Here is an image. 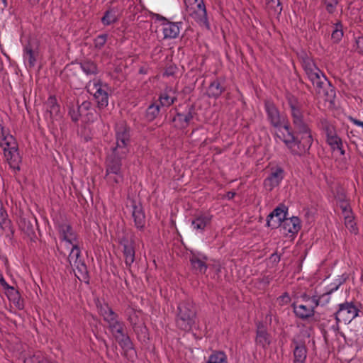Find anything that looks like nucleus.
Masks as SVG:
<instances>
[{
	"label": "nucleus",
	"instance_id": "36",
	"mask_svg": "<svg viewBox=\"0 0 363 363\" xmlns=\"http://www.w3.org/2000/svg\"><path fill=\"white\" fill-rule=\"evenodd\" d=\"M0 227L7 238L11 239L13 237L15 230L10 219L1 218L0 220Z\"/></svg>",
	"mask_w": 363,
	"mask_h": 363
},
{
	"label": "nucleus",
	"instance_id": "7",
	"mask_svg": "<svg viewBox=\"0 0 363 363\" xmlns=\"http://www.w3.org/2000/svg\"><path fill=\"white\" fill-rule=\"evenodd\" d=\"M68 262L72 268L75 276L79 280L86 281L88 277V269L84 259L81 256L79 247L71 249V252L67 257Z\"/></svg>",
	"mask_w": 363,
	"mask_h": 363
},
{
	"label": "nucleus",
	"instance_id": "50",
	"mask_svg": "<svg viewBox=\"0 0 363 363\" xmlns=\"http://www.w3.org/2000/svg\"><path fill=\"white\" fill-rule=\"evenodd\" d=\"M28 1L30 5L35 6L39 3L40 0H28Z\"/></svg>",
	"mask_w": 363,
	"mask_h": 363
},
{
	"label": "nucleus",
	"instance_id": "6",
	"mask_svg": "<svg viewBox=\"0 0 363 363\" xmlns=\"http://www.w3.org/2000/svg\"><path fill=\"white\" fill-rule=\"evenodd\" d=\"M196 323V306L189 298L179 303L176 318L177 327L184 331H190Z\"/></svg>",
	"mask_w": 363,
	"mask_h": 363
},
{
	"label": "nucleus",
	"instance_id": "34",
	"mask_svg": "<svg viewBox=\"0 0 363 363\" xmlns=\"http://www.w3.org/2000/svg\"><path fill=\"white\" fill-rule=\"evenodd\" d=\"M81 69L86 75H96L98 73L96 64L89 60H82L79 63Z\"/></svg>",
	"mask_w": 363,
	"mask_h": 363
},
{
	"label": "nucleus",
	"instance_id": "52",
	"mask_svg": "<svg viewBox=\"0 0 363 363\" xmlns=\"http://www.w3.org/2000/svg\"><path fill=\"white\" fill-rule=\"evenodd\" d=\"M320 296H312V302L313 303H315V306H318V298H320Z\"/></svg>",
	"mask_w": 363,
	"mask_h": 363
},
{
	"label": "nucleus",
	"instance_id": "11",
	"mask_svg": "<svg viewBox=\"0 0 363 363\" xmlns=\"http://www.w3.org/2000/svg\"><path fill=\"white\" fill-rule=\"evenodd\" d=\"M57 229L59 233V238L62 241L70 244L72 248H74L75 246L79 247L78 235L69 223L64 222L58 223Z\"/></svg>",
	"mask_w": 363,
	"mask_h": 363
},
{
	"label": "nucleus",
	"instance_id": "30",
	"mask_svg": "<svg viewBox=\"0 0 363 363\" xmlns=\"http://www.w3.org/2000/svg\"><path fill=\"white\" fill-rule=\"evenodd\" d=\"M326 143L330 147L331 150L335 151L336 150L340 152L342 155H344L345 152L343 149V143L342 139L337 135V133L326 138Z\"/></svg>",
	"mask_w": 363,
	"mask_h": 363
},
{
	"label": "nucleus",
	"instance_id": "33",
	"mask_svg": "<svg viewBox=\"0 0 363 363\" xmlns=\"http://www.w3.org/2000/svg\"><path fill=\"white\" fill-rule=\"evenodd\" d=\"M160 105L157 102H153L146 109L145 118L147 121H153L160 114Z\"/></svg>",
	"mask_w": 363,
	"mask_h": 363
},
{
	"label": "nucleus",
	"instance_id": "31",
	"mask_svg": "<svg viewBox=\"0 0 363 363\" xmlns=\"http://www.w3.org/2000/svg\"><path fill=\"white\" fill-rule=\"evenodd\" d=\"M118 9L115 7L108 8L104 13V16L101 18V23L104 26H109L115 23L118 21L117 16Z\"/></svg>",
	"mask_w": 363,
	"mask_h": 363
},
{
	"label": "nucleus",
	"instance_id": "44",
	"mask_svg": "<svg viewBox=\"0 0 363 363\" xmlns=\"http://www.w3.org/2000/svg\"><path fill=\"white\" fill-rule=\"evenodd\" d=\"M24 363H44L43 357L40 352H37L33 356L26 358Z\"/></svg>",
	"mask_w": 363,
	"mask_h": 363
},
{
	"label": "nucleus",
	"instance_id": "51",
	"mask_svg": "<svg viewBox=\"0 0 363 363\" xmlns=\"http://www.w3.org/2000/svg\"><path fill=\"white\" fill-rule=\"evenodd\" d=\"M235 195V192H233V191H229L228 192L227 194V197L228 199H232Z\"/></svg>",
	"mask_w": 363,
	"mask_h": 363
},
{
	"label": "nucleus",
	"instance_id": "15",
	"mask_svg": "<svg viewBox=\"0 0 363 363\" xmlns=\"http://www.w3.org/2000/svg\"><path fill=\"white\" fill-rule=\"evenodd\" d=\"M91 104L89 101H84L81 104H72L69 106L68 114L73 122L77 123L84 112L91 108Z\"/></svg>",
	"mask_w": 363,
	"mask_h": 363
},
{
	"label": "nucleus",
	"instance_id": "26",
	"mask_svg": "<svg viewBox=\"0 0 363 363\" xmlns=\"http://www.w3.org/2000/svg\"><path fill=\"white\" fill-rule=\"evenodd\" d=\"M295 347L294 350V363H305L307 357V350L304 344H299L294 342Z\"/></svg>",
	"mask_w": 363,
	"mask_h": 363
},
{
	"label": "nucleus",
	"instance_id": "29",
	"mask_svg": "<svg viewBox=\"0 0 363 363\" xmlns=\"http://www.w3.org/2000/svg\"><path fill=\"white\" fill-rule=\"evenodd\" d=\"M47 112L50 115V118H52L57 116L60 111V106L57 103V99L55 96H50L48 100L45 103Z\"/></svg>",
	"mask_w": 363,
	"mask_h": 363
},
{
	"label": "nucleus",
	"instance_id": "47",
	"mask_svg": "<svg viewBox=\"0 0 363 363\" xmlns=\"http://www.w3.org/2000/svg\"><path fill=\"white\" fill-rule=\"evenodd\" d=\"M357 49L359 52H363V35L356 38Z\"/></svg>",
	"mask_w": 363,
	"mask_h": 363
},
{
	"label": "nucleus",
	"instance_id": "39",
	"mask_svg": "<svg viewBox=\"0 0 363 363\" xmlns=\"http://www.w3.org/2000/svg\"><path fill=\"white\" fill-rule=\"evenodd\" d=\"M320 128L325 134L326 138L336 133L335 127L325 119L320 121Z\"/></svg>",
	"mask_w": 363,
	"mask_h": 363
},
{
	"label": "nucleus",
	"instance_id": "41",
	"mask_svg": "<svg viewBox=\"0 0 363 363\" xmlns=\"http://www.w3.org/2000/svg\"><path fill=\"white\" fill-rule=\"evenodd\" d=\"M335 30L333 31L331 38L334 43H339L343 37L342 25L341 22H337L335 25Z\"/></svg>",
	"mask_w": 363,
	"mask_h": 363
},
{
	"label": "nucleus",
	"instance_id": "10",
	"mask_svg": "<svg viewBox=\"0 0 363 363\" xmlns=\"http://www.w3.org/2000/svg\"><path fill=\"white\" fill-rule=\"evenodd\" d=\"M189 16L200 25L208 26L206 6L203 0H193L185 4Z\"/></svg>",
	"mask_w": 363,
	"mask_h": 363
},
{
	"label": "nucleus",
	"instance_id": "48",
	"mask_svg": "<svg viewBox=\"0 0 363 363\" xmlns=\"http://www.w3.org/2000/svg\"><path fill=\"white\" fill-rule=\"evenodd\" d=\"M0 284L4 288V289H11V290L14 291V288L13 287H10L9 286V284L6 282V281L4 280L2 274H0Z\"/></svg>",
	"mask_w": 363,
	"mask_h": 363
},
{
	"label": "nucleus",
	"instance_id": "18",
	"mask_svg": "<svg viewBox=\"0 0 363 363\" xmlns=\"http://www.w3.org/2000/svg\"><path fill=\"white\" fill-rule=\"evenodd\" d=\"M255 341L257 345L264 349L267 348L271 343V335L267 332L266 325L262 322L257 324Z\"/></svg>",
	"mask_w": 363,
	"mask_h": 363
},
{
	"label": "nucleus",
	"instance_id": "1",
	"mask_svg": "<svg viewBox=\"0 0 363 363\" xmlns=\"http://www.w3.org/2000/svg\"><path fill=\"white\" fill-rule=\"evenodd\" d=\"M115 137L116 146L112 147V152L106 160L105 179L112 186L120 184L124 180L122 160L129 151L128 145L130 143V128L125 121L116 124Z\"/></svg>",
	"mask_w": 363,
	"mask_h": 363
},
{
	"label": "nucleus",
	"instance_id": "23",
	"mask_svg": "<svg viewBox=\"0 0 363 363\" xmlns=\"http://www.w3.org/2000/svg\"><path fill=\"white\" fill-rule=\"evenodd\" d=\"M160 106L169 107L177 100V96L172 87H166L159 96Z\"/></svg>",
	"mask_w": 363,
	"mask_h": 363
},
{
	"label": "nucleus",
	"instance_id": "54",
	"mask_svg": "<svg viewBox=\"0 0 363 363\" xmlns=\"http://www.w3.org/2000/svg\"><path fill=\"white\" fill-rule=\"evenodd\" d=\"M216 272L218 273L220 272V266H218L217 269H216Z\"/></svg>",
	"mask_w": 363,
	"mask_h": 363
},
{
	"label": "nucleus",
	"instance_id": "46",
	"mask_svg": "<svg viewBox=\"0 0 363 363\" xmlns=\"http://www.w3.org/2000/svg\"><path fill=\"white\" fill-rule=\"evenodd\" d=\"M10 301H12L17 308L22 309L23 308V300L21 296H7Z\"/></svg>",
	"mask_w": 363,
	"mask_h": 363
},
{
	"label": "nucleus",
	"instance_id": "28",
	"mask_svg": "<svg viewBox=\"0 0 363 363\" xmlns=\"http://www.w3.org/2000/svg\"><path fill=\"white\" fill-rule=\"evenodd\" d=\"M38 57V51L34 50L30 44H28L25 46L23 57L26 60H28L29 67H33L35 65Z\"/></svg>",
	"mask_w": 363,
	"mask_h": 363
},
{
	"label": "nucleus",
	"instance_id": "20",
	"mask_svg": "<svg viewBox=\"0 0 363 363\" xmlns=\"http://www.w3.org/2000/svg\"><path fill=\"white\" fill-rule=\"evenodd\" d=\"M284 234L291 233L293 235L297 233L301 229L300 220L298 217L293 216L291 218H286L281 225Z\"/></svg>",
	"mask_w": 363,
	"mask_h": 363
},
{
	"label": "nucleus",
	"instance_id": "43",
	"mask_svg": "<svg viewBox=\"0 0 363 363\" xmlns=\"http://www.w3.org/2000/svg\"><path fill=\"white\" fill-rule=\"evenodd\" d=\"M338 206L342 210V213L343 216L347 214H350L352 213L350 204L348 200H341L340 203H337Z\"/></svg>",
	"mask_w": 363,
	"mask_h": 363
},
{
	"label": "nucleus",
	"instance_id": "4",
	"mask_svg": "<svg viewBox=\"0 0 363 363\" xmlns=\"http://www.w3.org/2000/svg\"><path fill=\"white\" fill-rule=\"evenodd\" d=\"M302 67L317 94L323 97L325 101H333L335 97V91L313 60L308 56L303 57Z\"/></svg>",
	"mask_w": 363,
	"mask_h": 363
},
{
	"label": "nucleus",
	"instance_id": "40",
	"mask_svg": "<svg viewBox=\"0 0 363 363\" xmlns=\"http://www.w3.org/2000/svg\"><path fill=\"white\" fill-rule=\"evenodd\" d=\"M345 278L344 279H340L337 280V282H335L331 284V287L328 289V291L325 293H324L323 295H330L333 292L335 291H339L342 292L343 289H345V291H347V289L345 287Z\"/></svg>",
	"mask_w": 363,
	"mask_h": 363
},
{
	"label": "nucleus",
	"instance_id": "17",
	"mask_svg": "<svg viewBox=\"0 0 363 363\" xmlns=\"http://www.w3.org/2000/svg\"><path fill=\"white\" fill-rule=\"evenodd\" d=\"M132 217L135 226L140 230H143L146 223L145 215L142 205L135 201H132Z\"/></svg>",
	"mask_w": 363,
	"mask_h": 363
},
{
	"label": "nucleus",
	"instance_id": "45",
	"mask_svg": "<svg viewBox=\"0 0 363 363\" xmlns=\"http://www.w3.org/2000/svg\"><path fill=\"white\" fill-rule=\"evenodd\" d=\"M322 2L325 4V9L329 13H333L335 11L337 0H333L332 1L323 0Z\"/></svg>",
	"mask_w": 363,
	"mask_h": 363
},
{
	"label": "nucleus",
	"instance_id": "56",
	"mask_svg": "<svg viewBox=\"0 0 363 363\" xmlns=\"http://www.w3.org/2000/svg\"><path fill=\"white\" fill-rule=\"evenodd\" d=\"M283 295L286 296V295H288V294H287V293H286V292H285V293H284V294H283Z\"/></svg>",
	"mask_w": 363,
	"mask_h": 363
},
{
	"label": "nucleus",
	"instance_id": "14",
	"mask_svg": "<svg viewBox=\"0 0 363 363\" xmlns=\"http://www.w3.org/2000/svg\"><path fill=\"white\" fill-rule=\"evenodd\" d=\"M286 207L284 205L277 207L267 216V225L272 228L279 227L283 220L286 218Z\"/></svg>",
	"mask_w": 363,
	"mask_h": 363
},
{
	"label": "nucleus",
	"instance_id": "21",
	"mask_svg": "<svg viewBox=\"0 0 363 363\" xmlns=\"http://www.w3.org/2000/svg\"><path fill=\"white\" fill-rule=\"evenodd\" d=\"M164 21H166L162 23L164 38L172 39L177 38L180 32L179 25L182 23L169 22L165 18H164Z\"/></svg>",
	"mask_w": 363,
	"mask_h": 363
},
{
	"label": "nucleus",
	"instance_id": "3",
	"mask_svg": "<svg viewBox=\"0 0 363 363\" xmlns=\"http://www.w3.org/2000/svg\"><path fill=\"white\" fill-rule=\"evenodd\" d=\"M286 99L289 107L293 130L298 135L303 138V143L307 142L311 146L313 138L311 128V120L306 115L302 103L297 97L289 93L286 94Z\"/></svg>",
	"mask_w": 363,
	"mask_h": 363
},
{
	"label": "nucleus",
	"instance_id": "53",
	"mask_svg": "<svg viewBox=\"0 0 363 363\" xmlns=\"http://www.w3.org/2000/svg\"><path fill=\"white\" fill-rule=\"evenodd\" d=\"M4 6H7V0H1Z\"/></svg>",
	"mask_w": 363,
	"mask_h": 363
},
{
	"label": "nucleus",
	"instance_id": "42",
	"mask_svg": "<svg viewBox=\"0 0 363 363\" xmlns=\"http://www.w3.org/2000/svg\"><path fill=\"white\" fill-rule=\"evenodd\" d=\"M108 39V34H101L98 35L94 40V44L95 48L98 50H101L105 44L106 43Z\"/></svg>",
	"mask_w": 363,
	"mask_h": 363
},
{
	"label": "nucleus",
	"instance_id": "22",
	"mask_svg": "<svg viewBox=\"0 0 363 363\" xmlns=\"http://www.w3.org/2000/svg\"><path fill=\"white\" fill-rule=\"evenodd\" d=\"M224 80L217 78L208 87L207 95L209 98L218 99L225 90L223 86Z\"/></svg>",
	"mask_w": 363,
	"mask_h": 363
},
{
	"label": "nucleus",
	"instance_id": "49",
	"mask_svg": "<svg viewBox=\"0 0 363 363\" xmlns=\"http://www.w3.org/2000/svg\"><path fill=\"white\" fill-rule=\"evenodd\" d=\"M341 200H347L344 194H338L336 197L337 203H340Z\"/></svg>",
	"mask_w": 363,
	"mask_h": 363
},
{
	"label": "nucleus",
	"instance_id": "25",
	"mask_svg": "<svg viewBox=\"0 0 363 363\" xmlns=\"http://www.w3.org/2000/svg\"><path fill=\"white\" fill-rule=\"evenodd\" d=\"M206 260L207 257L206 256L200 257L197 255H193L190 257V262L193 269L201 274H205L208 269V265L206 264Z\"/></svg>",
	"mask_w": 363,
	"mask_h": 363
},
{
	"label": "nucleus",
	"instance_id": "27",
	"mask_svg": "<svg viewBox=\"0 0 363 363\" xmlns=\"http://www.w3.org/2000/svg\"><path fill=\"white\" fill-rule=\"evenodd\" d=\"M212 216L207 214H201L191 221L193 228L196 230H203L205 228L211 223Z\"/></svg>",
	"mask_w": 363,
	"mask_h": 363
},
{
	"label": "nucleus",
	"instance_id": "2",
	"mask_svg": "<svg viewBox=\"0 0 363 363\" xmlns=\"http://www.w3.org/2000/svg\"><path fill=\"white\" fill-rule=\"evenodd\" d=\"M95 303L100 315L107 323L109 332L122 348L124 355L128 359L133 361L136 357V351L126 333L125 323L118 319V314L104 301L103 296H98L95 299Z\"/></svg>",
	"mask_w": 363,
	"mask_h": 363
},
{
	"label": "nucleus",
	"instance_id": "12",
	"mask_svg": "<svg viewBox=\"0 0 363 363\" xmlns=\"http://www.w3.org/2000/svg\"><path fill=\"white\" fill-rule=\"evenodd\" d=\"M264 110L270 125L274 128H280L282 125V118L279 108L274 101L268 99L265 100Z\"/></svg>",
	"mask_w": 363,
	"mask_h": 363
},
{
	"label": "nucleus",
	"instance_id": "35",
	"mask_svg": "<svg viewBox=\"0 0 363 363\" xmlns=\"http://www.w3.org/2000/svg\"><path fill=\"white\" fill-rule=\"evenodd\" d=\"M265 4L269 15H279L282 11L279 0H265Z\"/></svg>",
	"mask_w": 363,
	"mask_h": 363
},
{
	"label": "nucleus",
	"instance_id": "19",
	"mask_svg": "<svg viewBox=\"0 0 363 363\" xmlns=\"http://www.w3.org/2000/svg\"><path fill=\"white\" fill-rule=\"evenodd\" d=\"M194 115V108L191 106L186 113H177L173 118L172 121L175 125L179 128H186L189 122L193 119Z\"/></svg>",
	"mask_w": 363,
	"mask_h": 363
},
{
	"label": "nucleus",
	"instance_id": "55",
	"mask_svg": "<svg viewBox=\"0 0 363 363\" xmlns=\"http://www.w3.org/2000/svg\"><path fill=\"white\" fill-rule=\"evenodd\" d=\"M193 1V0H184V4H187V3H189V2H191V1Z\"/></svg>",
	"mask_w": 363,
	"mask_h": 363
},
{
	"label": "nucleus",
	"instance_id": "8",
	"mask_svg": "<svg viewBox=\"0 0 363 363\" xmlns=\"http://www.w3.org/2000/svg\"><path fill=\"white\" fill-rule=\"evenodd\" d=\"M108 90L107 84H104L100 79H94L88 85V91L93 93L94 98L99 109L106 108L108 104Z\"/></svg>",
	"mask_w": 363,
	"mask_h": 363
},
{
	"label": "nucleus",
	"instance_id": "5",
	"mask_svg": "<svg viewBox=\"0 0 363 363\" xmlns=\"http://www.w3.org/2000/svg\"><path fill=\"white\" fill-rule=\"evenodd\" d=\"M286 133L280 128L276 132V136L281 140L294 155L303 156L309 153L311 145L306 142L303 143V138L293 130L288 123L283 126Z\"/></svg>",
	"mask_w": 363,
	"mask_h": 363
},
{
	"label": "nucleus",
	"instance_id": "37",
	"mask_svg": "<svg viewBox=\"0 0 363 363\" xmlns=\"http://www.w3.org/2000/svg\"><path fill=\"white\" fill-rule=\"evenodd\" d=\"M206 363H228L227 355L223 352L215 351L208 357Z\"/></svg>",
	"mask_w": 363,
	"mask_h": 363
},
{
	"label": "nucleus",
	"instance_id": "13",
	"mask_svg": "<svg viewBox=\"0 0 363 363\" xmlns=\"http://www.w3.org/2000/svg\"><path fill=\"white\" fill-rule=\"evenodd\" d=\"M359 310L353 303H345L340 305V308L336 313L338 321L350 323L358 315Z\"/></svg>",
	"mask_w": 363,
	"mask_h": 363
},
{
	"label": "nucleus",
	"instance_id": "32",
	"mask_svg": "<svg viewBox=\"0 0 363 363\" xmlns=\"http://www.w3.org/2000/svg\"><path fill=\"white\" fill-rule=\"evenodd\" d=\"M313 306L299 304L294 307V313L298 317L306 319L313 315Z\"/></svg>",
	"mask_w": 363,
	"mask_h": 363
},
{
	"label": "nucleus",
	"instance_id": "9",
	"mask_svg": "<svg viewBox=\"0 0 363 363\" xmlns=\"http://www.w3.org/2000/svg\"><path fill=\"white\" fill-rule=\"evenodd\" d=\"M127 320L132 326L133 331L138 335V338L146 336L147 328L142 317V312L128 306L124 311Z\"/></svg>",
	"mask_w": 363,
	"mask_h": 363
},
{
	"label": "nucleus",
	"instance_id": "16",
	"mask_svg": "<svg viewBox=\"0 0 363 363\" xmlns=\"http://www.w3.org/2000/svg\"><path fill=\"white\" fill-rule=\"evenodd\" d=\"M121 245L123 247V254L125 259V264L127 267L130 268L135 261V250L134 242L123 238L120 241Z\"/></svg>",
	"mask_w": 363,
	"mask_h": 363
},
{
	"label": "nucleus",
	"instance_id": "38",
	"mask_svg": "<svg viewBox=\"0 0 363 363\" xmlns=\"http://www.w3.org/2000/svg\"><path fill=\"white\" fill-rule=\"evenodd\" d=\"M345 219V225L350 230V233L357 234L358 228L354 222V217L353 213L343 216Z\"/></svg>",
	"mask_w": 363,
	"mask_h": 363
},
{
	"label": "nucleus",
	"instance_id": "24",
	"mask_svg": "<svg viewBox=\"0 0 363 363\" xmlns=\"http://www.w3.org/2000/svg\"><path fill=\"white\" fill-rule=\"evenodd\" d=\"M284 178V170L281 167H277L273 170L269 177L265 179V186H269V189L272 190L274 186L279 184Z\"/></svg>",
	"mask_w": 363,
	"mask_h": 363
}]
</instances>
